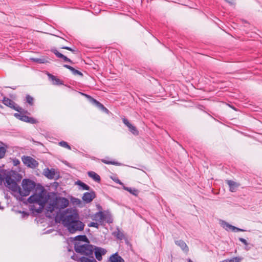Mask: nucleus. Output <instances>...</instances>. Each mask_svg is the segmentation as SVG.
Segmentation results:
<instances>
[{
  "instance_id": "nucleus-1",
  "label": "nucleus",
  "mask_w": 262,
  "mask_h": 262,
  "mask_svg": "<svg viewBox=\"0 0 262 262\" xmlns=\"http://www.w3.org/2000/svg\"><path fill=\"white\" fill-rule=\"evenodd\" d=\"M59 217L71 233L82 231L84 228V225L79 220V214L76 209L68 208L60 214Z\"/></svg>"
},
{
  "instance_id": "nucleus-2",
  "label": "nucleus",
  "mask_w": 262,
  "mask_h": 262,
  "mask_svg": "<svg viewBox=\"0 0 262 262\" xmlns=\"http://www.w3.org/2000/svg\"><path fill=\"white\" fill-rule=\"evenodd\" d=\"M92 219L94 222L90 223L88 226L90 227H95L97 229H98L100 226H105V223L110 224L113 222L112 214L108 210L99 211L95 213L92 216Z\"/></svg>"
},
{
  "instance_id": "nucleus-3",
  "label": "nucleus",
  "mask_w": 262,
  "mask_h": 262,
  "mask_svg": "<svg viewBox=\"0 0 262 262\" xmlns=\"http://www.w3.org/2000/svg\"><path fill=\"white\" fill-rule=\"evenodd\" d=\"M49 202L47 208V211L52 212L55 210H60L66 208L69 204L68 199L57 196L53 193L48 195Z\"/></svg>"
},
{
  "instance_id": "nucleus-4",
  "label": "nucleus",
  "mask_w": 262,
  "mask_h": 262,
  "mask_svg": "<svg viewBox=\"0 0 262 262\" xmlns=\"http://www.w3.org/2000/svg\"><path fill=\"white\" fill-rule=\"evenodd\" d=\"M47 200V195L43 192L34 194L28 199L29 203L33 204L31 206L32 210L37 213H40L42 211Z\"/></svg>"
},
{
  "instance_id": "nucleus-5",
  "label": "nucleus",
  "mask_w": 262,
  "mask_h": 262,
  "mask_svg": "<svg viewBox=\"0 0 262 262\" xmlns=\"http://www.w3.org/2000/svg\"><path fill=\"white\" fill-rule=\"evenodd\" d=\"M12 178H15L16 180L19 181L21 179V176L16 172L12 171L6 176L4 184L7 188L12 191L17 192L19 190V186L17 185L16 181Z\"/></svg>"
},
{
  "instance_id": "nucleus-6",
  "label": "nucleus",
  "mask_w": 262,
  "mask_h": 262,
  "mask_svg": "<svg viewBox=\"0 0 262 262\" xmlns=\"http://www.w3.org/2000/svg\"><path fill=\"white\" fill-rule=\"evenodd\" d=\"M21 186V189L19 186V190L17 191V193L22 196H26L29 195L34 189L35 183L29 179H25L22 181Z\"/></svg>"
},
{
  "instance_id": "nucleus-7",
  "label": "nucleus",
  "mask_w": 262,
  "mask_h": 262,
  "mask_svg": "<svg viewBox=\"0 0 262 262\" xmlns=\"http://www.w3.org/2000/svg\"><path fill=\"white\" fill-rule=\"evenodd\" d=\"M94 246L87 244H81L80 243H76L75 244V250L78 252L85 255L93 256L94 252Z\"/></svg>"
},
{
  "instance_id": "nucleus-8",
  "label": "nucleus",
  "mask_w": 262,
  "mask_h": 262,
  "mask_svg": "<svg viewBox=\"0 0 262 262\" xmlns=\"http://www.w3.org/2000/svg\"><path fill=\"white\" fill-rule=\"evenodd\" d=\"M3 103L6 106L10 107L19 113L24 112V110L23 108L17 105L13 101L6 97L3 98Z\"/></svg>"
},
{
  "instance_id": "nucleus-9",
  "label": "nucleus",
  "mask_w": 262,
  "mask_h": 262,
  "mask_svg": "<svg viewBox=\"0 0 262 262\" xmlns=\"http://www.w3.org/2000/svg\"><path fill=\"white\" fill-rule=\"evenodd\" d=\"M21 159L24 164L29 167L35 168L38 165V162L30 156H24Z\"/></svg>"
},
{
  "instance_id": "nucleus-10",
  "label": "nucleus",
  "mask_w": 262,
  "mask_h": 262,
  "mask_svg": "<svg viewBox=\"0 0 262 262\" xmlns=\"http://www.w3.org/2000/svg\"><path fill=\"white\" fill-rule=\"evenodd\" d=\"M94 251L95 252L96 258L99 261H101L102 260V255H104L107 252L106 249L101 247H94Z\"/></svg>"
},
{
  "instance_id": "nucleus-11",
  "label": "nucleus",
  "mask_w": 262,
  "mask_h": 262,
  "mask_svg": "<svg viewBox=\"0 0 262 262\" xmlns=\"http://www.w3.org/2000/svg\"><path fill=\"white\" fill-rule=\"evenodd\" d=\"M122 121L124 124L128 127L129 131L134 135H138L139 134V132L137 128L133 125L127 119L124 118H123Z\"/></svg>"
},
{
  "instance_id": "nucleus-12",
  "label": "nucleus",
  "mask_w": 262,
  "mask_h": 262,
  "mask_svg": "<svg viewBox=\"0 0 262 262\" xmlns=\"http://www.w3.org/2000/svg\"><path fill=\"white\" fill-rule=\"evenodd\" d=\"M81 94L85 96L87 98H90L92 100V101L99 108L101 109L102 111L105 112L106 113H109V111L107 108H106L102 103L96 100V99L92 98L90 96H89L84 93H81Z\"/></svg>"
},
{
  "instance_id": "nucleus-13",
  "label": "nucleus",
  "mask_w": 262,
  "mask_h": 262,
  "mask_svg": "<svg viewBox=\"0 0 262 262\" xmlns=\"http://www.w3.org/2000/svg\"><path fill=\"white\" fill-rule=\"evenodd\" d=\"M96 194L95 192L91 191L90 192H85L82 196V200L86 203H90L95 198Z\"/></svg>"
},
{
  "instance_id": "nucleus-14",
  "label": "nucleus",
  "mask_w": 262,
  "mask_h": 262,
  "mask_svg": "<svg viewBox=\"0 0 262 262\" xmlns=\"http://www.w3.org/2000/svg\"><path fill=\"white\" fill-rule=\"evenodd\" d=\"M174 243L176 245L180 247L183 251L186 253H188L189 251V248L184 241L180 239L176 241Z\"/></svg>"
},
{
  "instance_id": "nucleus-15",
  "label": "nucleus",
  "mask_w": 262,
  "mask_h": 262,
  "mask_svg": "<svg viewBox=\"0 0 262 262\" xmlns=\"http://www.w3.org/2000/svg\"><path fill=\"white\" fill-rule=\"evenodd\" d=\"M106 262H124V260L118 253H115L110 256Z\"/></svg>"
},
{
  "instance_id": "nucleus-16",
  "label": "nucleus",
  "mask_w": 262,
  "mask_h": 262,
  "mask_svg": "<svg viewBox=\"0 0 262 262\" xmlns=\"http://www.w3.org/2000/svg\"><path fill=\"white\" fill-rule=\"evenodd\" d=\"M226 182L229 185V189L231 192H235L239 186L237 183L231 180H227Z\"/></svg>"
},
{
  "instance_id": "nucleus-17",
  "label": "nucleus",
  "mask_w": 262,
  "mask_h": 262,
  "mask_svg": "<svg viewBox=\"0 0 262 262\" xmlns=\"http://www.w3.org/2000/svg\"><path fill=\"white\" fill-rule=\"evenodd\" d=\"M48 76L49 79L52 81L53 84L55 85H61L63 84V82L56 76H54L51 74H48Z\"/></svg>"
},
{
  "instance_id": "nucleus-18",
  "label": "nucleus",
  "mask_w": 262,
  "mask_h": 262,
  "mask_svg": "<svg viewBox=\"0 0 262 262\" xmlns=\"http://www.w3.org/2000/svg\"><path fill=\"white\" fill-rule=\"evenodd\" d=\"M88 174L89 177L92 178L95 182L98 183H99L100 182V177L95 172L93 171H90L88 172Z\"/></svg>"
},
{
  "instance_id": "nucleus-19",
  "label": "nucleus",
  "mask_w": 262,
  "mask_h": 262,
  "mask_svg": "<svg viewBox=\"0 0 262 262\" xmlns=\"http://www.w3.org/2000/svg\"><path fill=\"white\" fill-rule=\"evenodd\" d=\"M44 175L48 178L52 179L54 178L55 170L54 169L47 168L44 171Z\"/></svg>"
},
{
  "instance_id": "nucleus-20",
  "label": "nucleus",
  "mask_w": 262,
  "mask_h": 262,
  "mask_svg": "<svg viewBox=\"0 0 262 262\" xmlns=\"http://www.w3.org/2000/svg\"><path fill=\"white\" fill-rule=\"evenodd\" d=\"M224 228H225V229L226 230L229 229V230H231L232 231H235V232L244 231H245L243 229L234 227V226L231 225L227 223H225Z\"/></svg>"
},
{
  "instance_id": "nucleus-21",
  "label": "nucleus",
  "mask_w": 262,
  "mask_h": 262,
  "mask_svg": "<svg viewBox=\"0 0 262 262\" xmlns=\"http://www.w3.org/2000/svg\"><path fill=\"white\" fill-rule=\"evenodd\" d=\"M63 67L64 68L70 70L73 73V74L74 75H78L81 76H83V74H82V73L81 72H80V71L75 69L73 67H72L69 66V65L64 64Z\"/></svg>"
},
{
  "instance_id": "nucleus-22",
  "label": "nucleus",
  "mask_w": 262,
  "mask_h": 262,
  "mask_svg": "<svg viewBox=\"0 0 262 262\" xmlns=\"http://www.w3.org/2000/svg\"><path fill=\"white\" fill-rule=\"evenodd\" d=\"M113 234L119 239L121 240L124 237L123 233L119 228H117L116 230L113 232Z\"/></svg>"
},
{
  "instance_id": "nucleus-23",
  "label": "nucleus",
  "mask_w": 262,
  "mask_h": 262,
  "mask_svg": "<svg viewBox=\"0 0 262 262\" xmlns=\"http://www.w3.org/2000/svg\"><path fill=\"white\" fill-rule=\"evenodd\" d=\"M243 259V258L242 257L237 256L230 259H226L220 262H241Z\"/></svg>"
},
{
  "instance_id": "nucleus-24",
  "label": "nucleus",
  "mask_w": 262,
  "mask_h": 262,
  "mask_svg": "<svg viewBox=\"0 0 262 262\" xmlns=\"http://www.w3.org/2000/svg\"><path fill=\"white\" fill-rule=\"evenodd\" d=\"M124 189L135 196H137L139 193V191L135 188L124 187Z\"/></svg>"
},
{
  "instance_id": "nucleus-25",
  "label": "nucleus",
  "mask_w": 262,
  "mask_h": 262,
  "mask_svg": "<svg viewBox=\"0 0 262 262\" xmlns=\"http://www.w3.org/2000/svg\"><path fill=\"white\" fill-rule=\"evenodd\" d=\"M76 184L77 185L80 186L83 190H90V187L80 181H77L76 182Z\"/></svg>"
},
{
  "instance_id": "nucleus-26",
  "label": "nucleus",
  "mask_w": 262,
  "mask_h": 262,
  "mask_svg": "<svg viewBox=\"0 0 262 262\" xmlns=\"http://www.w3.org/2000/svg\"><path fill=\"white\" fill-rule=\"evenodd\" d=\"M80 261L81 262H96L93 257H92L91 258L81 257L80 258Z\"/></svg>"
},
{
  "instance_id": "nucleus-27",
  "label": "nucleus",
  "mask_w": 262,
  "mask_h": 262,
  "mask_svg": "<svg viewBox=\"0 0 262 262\" xmlns=\"http://www.w3.org/2000/svg\"><path fill=\"white\" fill-rule=\"evenodd\" d=\"M75 239L80 242H88V239L85 235H78L75 237Z\"/></svg>"
},
{
  "instance_id": "nucleus-28",
  "label": "nucleus",
  "mask_w": 262,
  "mask_h": 262,
  "mask_svg": "<svg viewBox=\"0 0 262 262\" xmlns=\"http://www.w3.org/2000/svg\"><path fill=\"white\" fill-rule=\"evenodd\" d=\"M26 102L29 104H30V105H33L34 99L32 96H30L29 95H27L26 97Z\"/></svg>"
},
{
  "instance_id": "nucleus-29",
  "label": "nucleus",
  "mask_w": 262,
  "mask_h": 262,
  "mask_svg": "<svg viewBox=\"0 0 262 262\" xmlns=\"http://www.w3.org/2000/svg\"><path fill=\"white\" fill-rule=\"evenodd\" d=\"M59 144L63 147H64V148H66L68 149H71V146L68 144V143L67 142H65V141H61L59 143Z\"/></svg>"
},
{
  "instance_id": "nucleus-30",
  "label": "nucleus",
  "mask_w": 262,
  "mask_h": 262,
  "mask_svg": "<svg viewBox=\"0 0 262 262\" xmlns=\"http://www.w3.org/2000/svg\"><path fill=\"white\" fill-rule=\"evenodd\" d=\"M6 150L4 147H0V159L3 158L6 154Z\"/></svg>"
},
{
  "instance_id": "nucleus-31",
  "label": "nucleus",
  "mask_w": 262,
  "mask_h": 262,
  "mask_svg": "<svg viewBox=\"0 0 262 262\" xmlns=\"http://www.w3.org/2000/svg\"><path fill=\"white\" fill-rule=\"evenodd\" d=\"M239 241H241L242 243H243L246 246L245 249L246 250H249L250 248L247 247V246L248 245V243L245 239L240 237V238H239Z\"/></svg>"
},
{
  "instance_id": "nucleus-32",
  "label": "nucleus",
  "mask_w": 262,
  "mask_h": 262,
  "mask_svg": "<svg viewBox=\"0 0 262 262\" xmlns=\"http://www.w3.org/2000/svg\"><path fill=\"white\" fill-rule=\"evenodd\" d=\"M28 123H30L31 124H36L38 122L37 120L32 117H29V119L27 120Z\"/></svg>"
},
{
  "instance_id": "nucleus-33",
  "label": "nucleus",
  "mask_w": 262,
  "mask_h": 262,
  "mask_svg": "<svg viewBox=\"0 0 262 262\" xmlns=\"http://www.w3.org/2000/svg\"><path fill=\"white\" fill-rule=\"evenodd\" d=\"M32 60L37 62L39 63H43L46 62V60L45 59H41V58H33Z\"/></svg>"
},
{
  "instance_id": "nucleus-34",
  "label": "nucleus",
  "mask_w": 262,
  "mask_h": 262,
  "mask_svg": "<svg viewBox=\"0 0 262 262\" xmlns=\"http://www.w3.org/2000/svg\"><path fill=\"white\" fill-rule=\"evenodd\" d=\"M71 201L73 203L76 204L77 205H79L81 204V201L80 199L75 198H72Z\"/></svg>"
},
{
  "instance_id": "nucleus-35",
  "label": "nucleus",
  "mask_w": 262,
  "mask_h": 262,
  "mask_svg": "<svg viewBox=\"0 0 262 262\" xmlns=\"http://www.w3.org/2000/svg\"><path fill=\"white\" fill-rule=\"evenodd\" d=\"M102 162L105 164H113V165H116L117 163L114 161H108L105 159H102Z\"/></svg>"
},
{
  "instance_id": "nucleus-36",
  "label": "nucleus",
  "mask_w": 262,
  "mask_h": 262,
  "mask_svg": "<svg viewBox=\"0 0 262 262\" xmlns=\"http://www.w3.org/2000/svg\"><path fill=\"white\" fill-rule=\"evenodd\" d=\"M26 111L24 110V112L20 113H15L14 114V116L17 119H19L20 120V118H22V116H24V115H22L23 113H25Z\"/></svg>"
},
{
  "instance_id": "nucleus-37",
  "label": "nucleus",
  "mask_w": 262,
  "mask_h": 262,
  "mask_svg": "<svg viewBox=\"0 0 262 262\" xmlns=\"http://www.w3.org/2000/svg\"><path fill=\"white\" fill-rule=\"evenodd\" d=\"M26 111L24 110V112L20 113H15L14 114V116L17 119H19L20 120V118H22V116H24V115H22L23 113H25Z\"/></svg>"
},
{
  "instance_id": "nucleus-38",
  "label": "nucleus",
  "mask_w": 262,
  "mask_h": 262,
  "mask_svg": "<svg viewBox=\"0 0 262 262\" xmlns=\"http://www.w3.org/2000/svg\"><path fill=\"white\" fill-rule=\"evenodd\" d=\"M26 111L24 110V112L20 113H15L14 114V116L17 119H19L20 120V118H22V116H24V115H22L23 113H25Z\"/></svg>"
},
{
  "instance_id": "nucleus-39",
  "label": "nucleus",
  "mask_w": 262,
  "mask_h": 262,
  "mask_svg": "<svg viewBox=\"0 0 262 262\" xmlns=\"http://www.w3.org/2000/svg\"><path fill=\"white\" fill-rule=\"evenodd\" d=\"M53 52L54 54L58 58H61V57H62L63 54L59 53L57 50H54Z\"/></svg>"
},
{
  "instance_id": "nucleus-40",
  "label": "nucleus",
  "mask_w": 262,
  "mask_h": 262,
  "mask_svg": "<svg viewBox=\"0 0 262 262\" xmlns=\"http://www.w3.org/2000/svg\"><path fill=\"white\" fill-rule=\"evenodd\" d=\"M64 61L69 62L70 63H72V61L68 58L67 56H64V55H62V57L61 58Z\"/></svg>"
},
{
  "instance_id": "nucleus-41",
  "label": "nucleus",
  "mask_w": 262,
  "mask_h": 262,
  "mask_svg": "<svg viewBox=\"0 0 262 262\" xmlns=\"http://www.w3.org/2000/svg\"><path fill=\"white\" fill-rule=\"evenodd\" d=\"M29 119V116H26L24 115V116H22V118H20V120L26 122H27V120Z\"/></svg>"
},
{
  "instance_id": "nucleus-42",
  "label": "nucleus",
  "mask_w": 262,
  "mask_h": 262,
  "mask_svg": "<svg viewBox=\"0 0 262 262\" xmlns=\"http://www.w3.org/2000/svg\"><path fill=\"white\" fill-rule=\"evenodd\" d=\"M13 165H14V166H17V165H18V164H19L20 162H19V161L18 159H13Z\"/></svg>"
},
{
  "instance_id": "nucleus-43",
  "label": "nucleus",
  "mask_w": 262,
  "mask_h": 262,
  "mask_svg": "<svg viewBox=\"0 0 262 262\" xmlns=\"http://www.w3.org/2000/svg\"><path fill=\"white\" fill-rule=\"evenodd\" d=\"M61 48L68 50L72 51L73 52H74V50L73 49H72V48H71L70 47H69L64 46V47H61Z\"/></svg>"
},
{
  "instance_id": "nucleus-44",
  "label": "nucleus",
  "mask_w": 262,
  "mask_h": 262,
  "mask_svg": "<svg viewBox=\"0 0 262 262\" xmlns=\"http://www.w3.org/2000/svg\"><path fill=\"white\" fill-rule=\"evenodd\" d=\"M3 178L2 177V175L0 174V185H1L3 183Z\"/></svg>"
},
{
  "instance_id": "nucleus-45",
  "label": "nucleus",
  "mask_w": 262,
  "mask_h": 262,
  "mask_svg": "<svg viewBox=\"0 0 262 262\" xmlns=\"http://www.w3.org/2000/svg\"><path fill=\"white\" fill-rule=\"evenodd\" d=\"M72 258H73V259H74V260H77V259H76V258H75V256H74V255H73V256H72Z\"/></svg>"
},
{
  "instance_id": "nucleus-46",
  "label": "nucleus",
  "mask_w": 262,
  "mask_h": 262,
  "mask_svg": "<svg viewBox=\"0 0 262 262\" xmlns=\"http://www.w3.org/2000/svg\"><path fill=\"white\" fill-rule=\"evenodd\" d=\"M188 262H193V261L190 259H188Z\"/></svg>"
}]
</instances>
